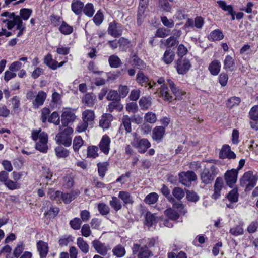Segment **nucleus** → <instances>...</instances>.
Instances as JSON below:
<instances>
[{"instance_id": "1", "label": "nucleus", "mask_w": 258, "mask_h": 258, "mask_svg": "<svg viewBox=\"0 0 258 258\" xmlns=\"http://www.w3.org/2000/svg\"><path fill=\"white\" fill-rule=\"evenodd\" d=\"M31 138L33 141L36 142L35 148L37 150L43 153H47L48 149L47 133L41 132V128L34 130L31 133Z\"/></svg>"}, {"instance_id": "2", "label": "nucleus", "mask_w": 258, "mask_h": 258, "mask_svg": "<svg viewBox=\"0 0 258 258\" xmlns=\"http://www.w3.org/2000/svg\"><path fill=\"white\" fill-rule=\"evenodd\" d=\"M257 180V174H254L252 171H248L246 172L240 178V185L245 187V191H250L256 185Z\"/></svg>"}, {"instance_id": "3", "label": "nucleus", "mask_w": 258, "mask_h": 258, "mask_svg": "<svg viewBox=\"0 0 258 258\" xmlns=\"http://www.w3.org/2000/svg\"><path fill=\"white\" fill-rule=\"evenodd\" d=\"M218 168L215 165L211 166L210 168H204L200 174L202 182L205 184H211L218 174Z\"/></svg>"}, {"instance_id": "4", "label": "nucleus", "mask_w": 258, "mask_h": 258, "mask_svg": "<svg viewBox=\"0 0 258 258\" xmlns=\"http://www.w3.org/2000/svg\"><path fill=\"white\" fill-rule=\"evenodd\" d=\"M179 181L186 186H189L192 181L197 180V177L194 171L182 172L178 174Z\"/></svg>"}, {"instance_id": "5", "label": "nucleus", "mask_w": 258, "mask_h": 258, "mask_svg": "<svg viewBox=\"0 0 258 258\" xmlns=\"http://www.w3.org/2000/svg\"><path fill=\"white\" fill-rule=\"evenodd\" d=\"M191 67L190 61L185 58H179L176 62V68L179 74H185Z\"/></svg>"}, {"instance_id": "6", "label": "nucleus", "mask_w": 258, "mask_h": 258, "mask_svg": "<svg viewBox=\"0 0 258 258\" xmlns=\"http://www.w3.org/2000/svg\"><path fill=\"white\" fill-rule=\"evenodd\" d=\"M238 173V170H236L235 169H232L226 172L224 177L228 186L232 187L233 184L236 182Z\"/></svg>"}, {"instance_id": "7", "label": "nucleus", "mask_w": 258, "mask_h": 258, "mask_svg": "<svg viewBox=\"0 0 258 258\" xmlns=\"http://www.w3.org/2000/svg\"><path fill=\"white\" fill-rule=\"evenodd\" d=\"M120 27L121 25L115 21L111 22L109 24L108 33L115 38L119 37L122 33V31Z\"/></svg>"}, {"instance_id": "8", "label": "nucleus", "mask_w": 258, "mask_h": 258, "mask_svg": "<svg viewBox=\"0 0 258 258\" xmlns=\"http://www.w3.org/2000/svg\"><path fill=\"white\" fill-rule=\"evenodd\" d=\"M249 117L251 119L250 122L251 127L258 130V105H255L252 107L249 113Z\"/></svg>"}, {"instance_id": "9", "label": "nucleus", "mask_w": 258, "mask_h": 258, "mask_svg": "<svg viewBox=\"0 0 258 258\" xmlns=\"http://www.w3.org/2000/svg\"><path fill=\"white\" fill-rule=\"evenodd\" d=\"M236 157V154L231 150V147L227 144L224 145L219 153V158L222 159L228 158L234 159Z\"/></svg>"}, {"instance_id": "10", "label": "nucleus", "mask_w": 258, "mask_h": 258, "mask_svg": "<svg viewBox=\"0 0 258 258\" xmlns=\"http://www.w3.org/2000/svg\"><path fill=\"white\" fill-rule=\"evenodd\" d=\"M92 245L96 251L102 256H105L109 249V248H107L105 243H102L97 239L92 242Z\"/></svg>"}, {"instance_id": "11", "label": "nucleus", "mask_w": 258, "mask_h": 258, "mask_svg": "<svg viewBox=\"0 0 258 258\" xmlns=\"http://www.w3.org/2000/svg\"><path fill=\"white\" fill-rule=\"evenodd\" d=\"M76 117L75 113L70 110L63 111L61 116V121L63 126H67L69 123H72L76 119Z\"/></svg>"}, {"instance_id": "12", "label": "nucleus", "mask_w": 258, "mask_h": 258, "mask_svg": "<svg viewBox=\"0 0 258 258\" xmlns=\"http://www.w3.org/2000/svg\"><path fill=\"white\" fill-rule=\"evenodd\" d=\"M224 185L223 178L221 177H218L216 178L214 185V193L212 196V198L216 200L220 198L221 196V190H222Z\"/></svg>"}, {"instance_id": "13", "label": "nucleus", "mask_w": 258, "mask_h": 258, "mask_svg": "<svg viewBox=\"0 0 258 258\" xmlns=\"http://www.w3.org/2000/svg\"><path fill=\"white\" fill-rule=\"evenodd\" d=\"M111 140L106 135H104L99 143V147L102 152L105 155H108L110 150V144Z\"/></svg>"}, {"instance_id": "14", "label": "nucleus", "mask_w": 258, "mask_h": 258, "mask_svg": "<svg viewBox=\"0 0 258 258\" xmlns=\"http://www.w3.org/2000/svg\"><path fill=\"white\" fill-rule=\"evenodd\" d=\"M56 141L58 145L62 144L65 147H69L72 143V139L70 137L65 135L59 132L56 136Z\"/></svg>"}, {"instance_id": "15", "label": "nucleus", "mask_w": 258, "mask_h": 258, "mask_svg": "<svg viewBox=\"0 0 258 258\" xmlns=\"http://www.w3.org/2000/svg\"><path fill=\"white\" fill-rule=\"evenodd\" d=\"M46 93L43 91L38 92L35 100L33 102V108L38 109L40 106H42L46 99Z\"/></svg>"}, {"instance_id": "16", "label": "nucleus", "mask_w": 258, "mask_h": 258, "mask_svg": "<svg viewBox=\"0 0 258 258\" xmlns=\"http://www.w3.org/2000/svg\"><path fill=\"white\" fill-rule=\"evenodd\" d=\"M220 8H221L223 11H227V15H230L231 16V20H235V12L233 10V7L232 5H227L226 3L224 1H218L217 2Z\"/></svg>"}, {"instance_id": "17", "label": "nucleus", "mask_w": 258, "mask_h": 258, "mask_svg": "<svg viewBox=\"0 0 258 258\" xmlns=\"http://www.w3.org/2000/svg\"><path fill=\"white\" fill-rule=\"evenodd\" d=\"M165 133V130L163 126H156L153 130L152 138L157 142H160L163 138Z\"/></svg>"}, {"instance_id": "18", "label": "nucleus", "mask_w": 258, "mask_h": 258, "mask_svg": "<svg viewBox=\"0 0 258 258\" xmlns=\"http://www.w3.org/2000/svg\"><path fill=\"white\" fill-rule=\"evenodd\" d=\"M167 83L170 87L172 93L175 96V99L181 100L182 99V96L184 95L183 92H182L178 88L176 87L174 83L170 79L167 80Z\"/></svg>"}, {"instance_id": "19", "label": "nucleus", "mask_w": 258, "mask_h": 258, "mask_svg": "<svg viewBox=\"0 0 258 258\" xmlns=\"http://www.w3.org/2000/svg\"><path fill=\"white\" fill-rule=\"evenodd\" d=\"M140 153H145L150 147L151 144L147 139H142L137 142L136 145H134Z\"/></svg>"}, {"instance_id": "20", "label": "nucleus", "mask_w": 258, "mask_h": 258, "mask_svg": "<svg viewBox=\"0 0 258 258\" xmlns=\"http://www.w3.org/2000/svg\"><path fill=\"white\" fill-rule=\"evenodd\" d=\"M37 248L40 258H45L48 252V244L42 240H39L37 243Z\"/></svg>"}, {"instance_id": "21", "label": "nucleus", "mask_w": 258, "mask_h": 258, "mask_svg": "<svg viewBox=\"0 0 258 258\" xmlns=\"http://www.w3.org/2000/svg\"><path fill=\"white\" fill-rule=\"evenodd\" d=\"M96 96L92 93H87L82 98V102L88 107H92L96 101Z\"/></svg>"}, {"instance_id": "22", "label": "nucleus", "mask_w": 258, "mask_h": 258, "mask_svg": "<svg viewBox=\"0 0 258 258\" xmlns=\"http://www.w3.org/2000/svg\"><path fill=\"white\" fill-rule=\"evenodd\" d=\"M221 69V63L217 59H214L209 64L208 70L212 75H217Z\"/></svg>"}, {"instance_id": "23", "label": "nucleus", "mask_w": 258, "mask_h": 258, "mask_svg": "<svg viewBox=\"0 0 258 258\" xmlns=\"http://www.w3.org/2000/svg\"><path fill=\"white\" fill-rule=\"evenodd\" d=\"M131 64L132 66L140 70H144L146 67V63L138 57L137 54H134L133 55Z\"/></svg>"}, {"instance_id": "24", "label": "nucleus", "mask_w": 258, "mask_h": 258, "mask_svg": "<svg viewBox=\"0 0 258 258\" xmlns=\"http://www.w3.org/2000/svg\"><path fill=\"white\" fill-rule=\"evenodd\" d=\"M159 94V96L162 98L164 100L169 102L172 101L173 97L169 94L168 87L164 84L160 87Z\"/></svg>"}, {"instance_id": "25", "label": "nucleus", "mask_w": 258, "mask_h": 258, "mask_svg": "<svg viewBox=\"0 0 258 258\" xmlns=\"http://www.w3.org/2000/svg\"><path fill=\"white\" fill-rule=\"evenodd\" d=\"M79 193L78 190L72 191L70 193L62 192L61 199L62 200L64 203L69 204L74 200L78 196Z\"/></svg>"}, {"instance_id": "26", "label": "nucleus", "mask_w": 258, "mask_h": 258, "mask_svg": "<svg viewBox=\"0 0 258 258\" xmlns=\"http://www.w3.org/2000/svg\"><path fill=\"white\" fill-rule=\"evenodd\" d=\"M235 67L234 59L230 55H227L224 61V69L226 70L233 71Z\"/></svg>"}, {"instance_id": "27", "label": "nucleus", "mask_w": 258, "mask_h": 258, "mask_svg": "<svg viewBox=\"0 0 258 258\" xmlns=\"http://www.w3.org/2000/svg\"><path fill=\"white\" fill-rule=\"evenodd\" d=\"M224 35L221 30L216 29L212 31L208 36V39L213 41H220L223 39Z\"/></svg>"}, {"instance_id": "28", "label": "nucleus", "mask_w": 258, "mask_h": 258, "mask_svg": "<svg viewBox=\"0 0 258 258\" xmlns=\"http://www.w3.org/2000/svg\"><path fill=\"white\" fill-rule=\"evenodd\" d=\"M84 7V4L80 0H74L72 3V10L76 14L81 13Z\"/></svg>"}, {"instance_id": "29", "label": "nucleus", "mask_w": 258, "mask_h": 258, "mask_svg": "<svg viewBox=\"0 0 258 258\" xmlns=\"http://www.w3.org/2000/svg\"><path fill=\"white\" fill-rule=\"evenodd\" d=\"M152 98L150 97H142L139 101L141 109L147 110L152 105Z\"/></svg>"}, {"instance_id": "30", "label": "nucleus", "mask_w": 258, "mask_h": 258, "mask_svg": "<svg viewBox=\"0 0 258 258\" xmlns=\"http://www.w3.org/2000/svg\"><path fill=\"white\" fill-rule=\"evenodd\" d=\"M118 197L123 201L125 204L132 205L134 203L133 197L127 191H120L118 195Z\"/></svg>"}, {"instance_id": "31", "label": "nucleus", "mask_w": 258, "mask_h": 258, "mask_svg": "<svg viewBox=\"0 0 258 258\" xmlns=\"http://www.w3.org/2000/svg\"><path fill=\"white\" fill-rule=\"evenodd\" d=\"M44 63L47 65L49 68L55 70L57 68L58 62L52 59V55L50 54H48L44 59Z\"/></svg>"}, {"instance_id": "32", "label": "nucleus", "mask_w": 258, "mask_h": 258, "mask_svg": "<svg viewBox=\"0 0 258 258\" xmlns=\"http://www.w3.org/2000/svg\"><path fill=\"white\" fill-rule=\"evenodd\" d=\"M108 110L112 112L114 110L118 112L121 111L123 108V105L120 103V101H112L108 104Z\"/></svg>"}, {"instance_id": "33", "label": "nucleus", "mask_w": 258, "mask_h": 258, "mask_svg": "<svg viewBox=\"0 0 258 258\" xmlns=\"http://www.w3.org/2000/svg\"><path fill=\"white\" fill-rule=\"evenodd\" d=\"M128 43V40L123 37L120 38L119 40L115 39L112 41H109L108 42L110 46L113 49L117 48L118 46L125 45Z\"/></svg>"}, {"instance_id": "34", "label": "nucleus", "mask_w": 258, "mask_h": 258, "mask_svg": "<svg viewBox=\"0 0 258 258\" xmlns=\"http://www.w3.org/2000/svg\"><path fill=\"white\" fill-rule=\"evenodd\" d=\"M77 244L81 251L85 254L89 252V246L87 243L82 237L77 239Z\"/></svg>"}, {"instance_id": "35", "label": "nucleus", "mask_w": 258, "mask_h": 258, "mask_svg": "<svg viewBox=\"0 0 258 258\" xmlns=\"http://www.w3.org/2000/svg\"><path fill=\"white\" fill-rule=\"evenodd\" d=\"M109 164L107 162H99L97 163L98 172L99 176L103 179L107 171V167Z\"/></svg>"}, {"instance_id": "36", "label": "nucleus", "mask_w": 258, "mask_h": 258, "mask_svg": "<svg viewBox=\"0 0 258 258\" xmlns=\"http://www.w3.org/2000/svg\"><path fill=\"white\" fill-rule=\"evenodd\" d=\"M108 61L109 65L111 68H117L122 64V62L120 58L115 55H112L110 56L108 59Z\"/></svg>"}, {"instance_id": "37", "label": "nucleus", "mask_w": 258, "mask_h": 258, "mask_svg": "<svg viewBox=\"0 0 258 258\" xmlns=\"http://www.w3.org/2000/svg\"><path fill=\"white\" fill-rule=\"evenodd\" d=\"M56 155L58 158H66L69 155V151L60 145L55 149Z\"/></svg>"}, {"instance_id": "38", "label": "nucleus", "mask_w": 258, "mask_h": 258, "mask_svg": "<svg viewBox=\"0 0 258 258\" xmlns=\"http://www.w3.org/2000/svg\"><path fill=\"white\" fill-rule=\"evenodd\" d=\"M156 217L155 214H152L148 211L145 215V224L149 227H151L153 224L156 222Z\"/></svg>"}, {"instance_id": "39", "label": "nucleus", "mask_w": 258, "mask_h": 258, "mask_svg": "<svg viewBox=\"0 0 258 258\" xmlns=\"http://www.w3.org/2000/svg\"><path fill=\"white\" fill-rule=\"evenodd\" d=\"M131 121L132 120L128 115H125L123 116L121 126H123L126 133H130L132 132Z\"/></svg>"}, {"instance_id": "40", "label": "nucleus", "mask_w": 258, "mask_h": 258, "mask_svg": "<svg viewBox=\"0 0 258 258\" xmlns=\"http://www.w3.org/2000/svg\"><path fill=\"white\" fill-rule=\"evenodd\" d=\"M174 52L170 49L166 50L163 56V60L166 64H170L174 60Z\"/></svg>"}, {"instance_id": "41", "label": "nucleus", "mask_w": 258, "mask_h": 258, "mask_svg": "<svg viewBox=\"0 0 258 258\" xmlns=\"http://www.w3.org/2000/svg\"><path fill=\"white\" fill-rule=\"evenodd\" d=\"M153 256V253L151 251L148 249V247L145 245L142 247L140 251H139L138 257V258H149L150 256Z\"/></svg>"}, {"instance_id": "42", "label": "nucleus", "mask_w": 258, "mask_h": 258, "mask_svg": "<svg viewBox=\"0 0 258 258\" xmlns=\"http://www.w3.org/2000/svg\"><path fill=\"white\" fill-rule=\"evenodd\" d=\"M112 252L117 257H122L125 255L126 251L124 247L119 244L113 248Z\"/></svg>"}, {"instance_id": "43", "label": "nucleus", "mask_w": 258, "mask_h": 258, "mask_svg": "<svg viewBox=\"0 0 258 258\" xmlns=\"http://www.w3.org/2000/svg\"><path fill=\"white\" fill-rule=\"evenodd\" d=\"M98 147L96 146H89L87 148V157L96 158L99 155L98 153Z\"/></svg>"}, {"instance_id": "44", "label": "nucleus", "mask_w": 258, "mask_h": 258, "mask_svg": "<svg viewBox=\"0 0 258 258\" xmlns=\"http://www.w3.org/2000/svg\"><path fill=\"white\" fill-rule=\"evenodd\" d=\"M164 213L165 215L168 217V218L172 220L176 221L179 217V213L171 208L166 209Z\"/></svg>"}, {"instance_id": "45", "label": "nucleus", "mask_w": 258, "mask_h": 258, "mask_svg": "<svg viewBox=\"0 0 258 258\" xmlns=\"http://www.w3.org/2000/svg\"><path fill=\"white\" fill-rule=\"evenodd\" d=\"M59 31L64 35H68L72 33L73 27L69 25L66 22L63 21L59 28Z\"/></svg>"}, {"instance_id": "46", "label": "nucleus", "mask_w": 258, "mask_h": 258, "mask_svg": "<svg viewBox=\"0 0 258 258\" xmlns=\"http://www.w3.org/2000/svg\"><path fill=\"white\" fill-rule=\"evenodd\" d=\"M106 99L109 101H120V95H119L118 92L114 90H111L108 93Z\"/></svg>"}, {"instance_id": "47", "label": "nucleus", "mask_w": 258, "mask_h": 258, "mask_svg": "<svg viewBox=\"0 0 258 258\" xmlns=\"http://www.w3.org/2000/svg\"><path fill=\"white\" fill-rule=\"evenodd\" d=\"M83 120L87 123L93 121L94 119V112L90 110H85L82 114Z\"/></svg>"}, {"instance_id": "48", "label": "nucleus", "mask_w": 258, "mask_h": 258, "mask_svg": "<svg viewBox=\"0 0 258 258\" xmlns=\"http://www.w3.org/2000/svg\"><path fill=\"white\" fill-rule=\"evenodd\" d=\"M158 199V194L155 192H152L146 197L144 201L146 204L150 205L155 203L157 201Z\"/></svg>"}, {"instance_id": "49", "label": "nucleus", "mask_w": 258, "mask_h": 258, "mask_svg": "<svg viewBox=\"0 0 258 258\" xmlns=\"http://www.w3.org/2000/svg\"><path fill=\"white\" fill-rule=\"evenodd\" d=\"M170 34V30L168 28L162 27L156 30L155 36L160 38H164Z\"/></svg>"}, {"instance_id": "50", "label": "nucleus", "mask_w": 258, "mask_h": 258, "mask_svg": "<svg viewBox=\"0 0 258 258\" xmlns=\"http://www.w3.org/2000/svg\"><path fill=\"white\" fill-rule=\"evenodd\" d=\"M109 204L116 211H118L122 208L120 201L116 197H112V200L110 201Z\"/></svg>"}, {"instance_id": "51", "label": "nucleus", "mask_w": 258, "mask_h": 258, "mask_svg": "<svg viewBox=\"0 0 258 258\" xmlns=\"http://www.w3.org/2000/svg\"><path fill=\"white\" fill-rule=\"evenodd\" d=\"M84 141L81 136H76L73 141V149L75 152L79 151L80 147L83 145Z\"/></svg>"}, {"instance_id": "52", "label": "nucleus", "mask_w": 258, "mask_h": 258, "mask_svg": "<svg viewBox=\"0 0 258 258\" xmlns=\"http://www.w3.org/2000/svg\"><path fill=\"white\" fill-rule=\"evenodd\" d=\"M146 9L138 8L137 14V24L140 26L144 21L145 18V11Z\"/></svg>"}, {"instance_id": "53", "label": "nucleus", "mask_w": 258, "mask_h": 258, "mask_svg": "<svg viewBox=\"0 0 258 258\" xmlns=\"http://www.w3.org/2000/svg\"><path fill=\"white\" fill-rule=\"evenodd\" d=\"M149 79L142 71H139L136 75V81L140 84L148 83Z\"/></svg>"}, {"instance_id": "54", "label": "nucleus", "mask_w": 258, "mask_h": 258, "mask_svg": "<svg viewBox=\"0 0 258 258\" xmlns=\"http://www.w3.org/2000/svg\"><path fill=\"white\" fill-rule=\"evenodd\" d=\"M94 12L93 5L91 3H88L83 9L84 13L89 17L93 15Z\"/></svg>"}, {"instance_id": "55", "label": "nucleus", "mask_w": 258, "mask_h": 258, "mask_svg": "<svg viewBox=\"0 0 258 258\" xmlns=\"http://www.w3.org/2000/svg\"><path fill=\"white\" fill-rule=\"evenodd\" d=\"M48 195L52 200H60L61 198L62 192L50 189L48 192Z\"/></svg>"}, {"instance_id": "56", "label": "nucleus", "mask_w": 258, "mask_h": 258, "mask_svg": "<svg viewBox=\"0 0 258 258\" xmlns=\"http://www.w3.org/2000/svg\"><path fill=\"white\" fill-rule=\"evenodd\" d=\"M172 194L174 197L178 200L182 199L185 195L183 190L181 188L178 187H175L173 189Z\"/></svg>"}, {"instance_id": "57", "label": "nucleus", "mask_w": 258, "mask_h": 258, "mask_svg": "<svg viewBox=\"0 0 258 258\" xmlns=\"http://www.w3.org/2000/svg\"><path fill=\"white\" fill-rule=\"evenodd\" d=\"M227 197L231 203H235L238 200V194L237 190L235 189L231 190L227 195Z\"/></svg>"}, {"instance_id": "58", "label": "nucleus", "mask_w": 258, "mask_h": 258, "mask_svg": "<svg viewBox=\"0 0 258 258\" xmlns=\"http://www.w3.org/2000/svg\"><path fill=\"white\" fill-rule=\"evenodd\" d=\"M179 43V41L174 36H171L166 41L165 45L168 48L176 47Z\"/></svg>"}, {"instance_id": "59", "label": "nucleus", "mask_w": 258, "mask_h": 258, "mask_svg": "<svg viewBox=\"0 0 258 258\" xmlns=\"http://www.w3.org/2000/svg\"><path fill=\"white\" fill-rule=\"evenodd\" d=\"M104 16L100 10L98 11L93 18V22L97 26H99L103 22Z\"/></svg>"}, {"instance_id": "60", "label": "nucleus", "mask_w": 258, "mask_h": 258, "mask_svg": "<svg viewBox=\"0 0 258 258\" xmlns=\"http://www.w3.org/2000/svg\"><path fill=\"white\" fill-rule=\"evenodd\" d=\"M144 119L147 122L154 123L157 120V117L155 113L152 112H148L145 114Z\"/></svg>"}, {"instance_id": "61", "label": "nucleus", "mask_w": 258, "mask_h": 258, "mask_svg": "<svg viewBox=\"0 0 258 258\" xmlns=\"http://www.w3.org/2000/svg\"><path fill=\"white\" fill-rule=\"evenodd\" d=\"M59 119L60 117L58 113L57 112L54 111L48 117V121L50 123H53L55 125H58L60 122Z\"/></svg>"}, {"instance_id": "62", "label": "nucleus", "mask_w": 258, "mask_h": 258, "mask_svg": "<svg viewBox=\"0 0 258 258\" xmlns=\"http://www.w3.org/2000/svg\"><path fill=\"white\" fill-rule=\"evenodd\" d=\"M98 209L102 215H107L110 211V208L108 206L104 203L98 204Z\"/></svg>"}, {"instance_id": "63", "label": "nucleus", "mask_w": 258, "mask_h": 258, "mask_svg": "<svg viewBox=\"0 0 258 258\" xmlns=\"http://www.w3.org/2000/svg\"><path fill=\"white\" fill-rule=\"evenodd\" d=\"M82 222L79 218H75L70 222L71 227L75 230H78L81 227Z\"/></svg>"}, {"instance_id": "64", "label": "nucleus", "mask_w": 258, "mask_h": 258, "mask_svg": "<svg viewBox=\"0 0 258 258\" xmlns=\"http://www.w3.org/2000/svg\"><path fill=\"white\" fill-rule=\"evenodd\" d=\"M240 101L241 100L240 98L234 96L229 98L226 104L228 107L232 108L235 105H238L240 103Z\"/></svg>"}]
</instances>
